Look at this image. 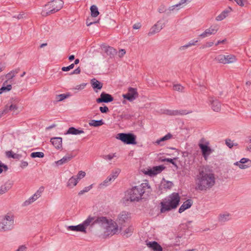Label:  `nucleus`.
<instances>
[{
  "label": "nucleus",
  "mask_w": 251,
  "mask_h": 251,
  "mask_svg": "<svg viewBox=\"0 0 251 251\" xmlns=\"http://www.w3.org/2000/svg\"><path fill=\"white\" fill-rule=\"evenodd\" d=\"M5 108L7 110V113L10 111H13L14 113L18 109V106L16 104H11L10 105L7 104Z\"/></svg>",
  "instance_id": "nucleus-41"
},
{
  "label": "nucleus",
  "mask_w": 251,
  "mask_h": 251,
  "mask_svg": "<svg viewBox=\"0 0 251 251\" xmlns=\"http://www.w3.org/2000/svg\"><path fill=\"white\" fill-rule=\"evenodd\" d=\"M172 137V135L171 134V133H168L167 134H166L165 136H164V137L160 138L159 139H158L157 140H156V141L155 142V143L157 144V145H161V143L162 142H163V141H166V140H169Z\"/></svg>",
  "instance_id": "nucleus-37"
},
{
  "label": "nucleus",
  "mask_w": 251,
  "mask_h": 251,
  "mask_svg": "<svg viewBox=\"0 0 251 251\" xmlns=\"http://www.w3.org/2000/svg\"><path fill=\"white\" fill-rule=\"evenodd\" d=\"M94 221H95V216H94V217H92L91 216H88V217L85 221H84L82 223V225L85 227V230H86V227H87L89 226L95 225L94 224Z\"/></svg>",
  "instance_id": "nucleus-31"
},
{
  "label": "nucleus",
  "mask_w": 251,
  "mask_h": 251,
  "mask_svg": "<svg viewBox=\"0 0 251 251\" xmlns=\"http://www.w3.org/2000/svg\"><path fill=\"white\" fill-rule=\"evenodd\" d=\"M64 2L62 0H53L46 4L43 9L41 14L47 16L59 11L63 6Z\"/></svg>",
  "instance_id": "nucleus-4"
},
{
  "label": "nucleus",
  "mask_w": 251,
  "mask_h": 251,
  "mask_svg": "<svg viewBox=\"0 0 251 251\" xmlns=\"http://www.w3.org/2000/svg\"><path fill=\"white\" fill-rule=\"evenodd\" d=\"M130 215V213L126 211H122L118 215L117 218V222L118 223L119 225L123 226L125 223L129 220L131 218Z\"/></svg>",
  "instance_id": "nucleus-11"
},
{
  "label": "nucleus",
  "mask_w": 251,
  "mask_h": 251,
  "mask_svg": "<svg viewBox=\"0 0 251 251\" xmlns=\"http://www.w3.org/2000/svg\"><path fill=\"white\" fill-rule=\"evenodd\" d=\"M230 219V215L227 212L220 214L218 216V221L221 223H225Z\"/></svg>",
  "instance_id": "nucleus-32"
},
{
  "label": "nucleus",
  "mask_w": 251,
  "mask_h": 251,
  "mask_svg": "<svg viewBox=\"0 0 251 251\" xmlns=\"http://www.w3.org/2000/svg\"><path fill=\"white\" fill-rule=\"evenodd\" d=\"M215 60L219 63L226 64L235 62L236 61V58L235 56L233 54L226 55L220 54L215 58Z\"/></svg>",
  "instance_id": "nucleus-7"
},
{
  "label": "nucleus",
  "mask_w": 251,
  "mask_h": 251,
  "mask_svg": "<svg viewBox=\"0 0 251 251\" xmlns=\"http://www.w3.org/2000/svg\"><path fill=\"white\" fill-rule=\"evenodd\" d=\"M165 25V22H164V20L163 19H160L151 27L148 33V35L151 36L158 33Z\"/></svg>",
  "instance_id": "nucleus-8"
},
{
  "label": "nucleus",
  "mask_w": 251,
  "mask_h": 251,
  "mask_svg": "<svg viewBox=\"0 0 251 251\" xmlns=\"http://www.w3.org/2000/svg\"><path fill=\"white\" fill-rule=\"evenodd\" d=\"M196 189L207 191L211 189L216 183V177L213 171L206 167L200 169L195 179Z\"/></svg>",
  "instance_id": "nucleus-1"
},
{
  "label": "nucleus",
  "mask_w": 251,
  "mask_h": 251,
  "mask_svg": "<svg viewBox=\"0 0 251 251\" xmlns=\"http://www.w3.org/2000/svg\"><path fill=\"white\" fill-rule=\"evenodd\" d=\"M180 200V197L178 193H173L161 202L160 212L163 213L176 209L178 206Z\"/></svg>",
  "instance_id": "nucleus-2"
},
{
  "label": "nucleus",
  "mask_w": 251,
  "mask_h": 251,
  "mask_svg": "<svg viewBox=\"0 0 251 251\" xmlns=\"http://www.w3.org/2000/svg\"><path fill=\"white\" fill-rule=\"evenodd\" d=\"M237 4L239 6H243L244 5V0H234Z\"/></svg>",
  "instance_id": "nucleus-62"
},
{
  "label": "nucleus",
  "mask_w": 251,
  "mask_h": 251,
  "mask_svg": "<svg viewBox=\"0 0 251 251\" xmlns=\"http://www.w3.org/2000/svg\"><path fill=\"white\" fill-rule=\"evenodd\" d=\"M14 226V216L11 213L0 217V231L5 232L12 230Z\"/></svg>",
  "instance_id": "nucleus-5"
},
{
  "label": "nucleus",
  "mask_w": 251,
  "mask_h": 251,
  "mask_svg": "<svg viewBox=\"0 0 251 251\" xmlns=\"http://www.w3.org/2000/svg\"><path fill=\"white\" fill-rule=\"evenodd\" d=\"M192 201L190 199H188L185 201L181 205L178 209V212L181 213L187 209L189 208L192 205Z\"/></svg>",
  "instance_id": "nucleus-25"
},
{
  "label": "nucleus",
  "mask_w": 251,
  "mask_h": 251,
  "mask_svg": "<svg viewBox=\"0 0 251 251\" xmlns=\"http://www.w3.org/2000/svg\"><path fill=\"white\" fill-rule=\"evenodd\" d=\"M28 166V163L26 161H22L21 164V167L22 168H25Z\"/></svg>",
  "instance_id": "nucleus-63"
},
{
  "label": "nucleus",
  "mask_w": 251,
  "mask_h": 251,
  "mask_svg": "<svg viewBox=\"0 0 251 251\" xmlns=\"http://www.w3.org/2000/svg\"><path fill=\"white\" fill-rule=\"evenodd\" d=\"M218 29L219 27L218 25H212L209 28L206 29L199 36L201 38H204L211 35H214L217 32Z\"/></svg>",
  "instance_id": "nucleus-15"
},
{
  "label": "nucleus",
  "mask_w": 251,
  "mask_h": 251,
  "mask_svg": "<svg viewBox=\"0 0 251 251\" xmlns=\"http://www.w3.org/2000/svg\"><path fill=\"white\" fill-rule=\"evenodd\" d=\"M120 172V170L117 169L115 171H112L109 176H111L113 180H115L118 177Z\"/></svg>",
  "instance_id": "nucleus-45"
},
{
  "label": "nucleus",
  "mask_w": 251,
  "mask_h": 251,
  "mask_svg": "<svg viewBox=\"0 0 251 251\" xmlns=\"http://www.w3.org/2000/svg\"><path fill=\"white\" fill-rule=\"evenodd\" d=\"M12 89V85L10 84L7 85L6 86H2L0 88V93L1 94L3 93V92H6L10 91Z\"/></svg>",
  "instance_id": "nucleus-43"
},
{
  "label": "nucleus",
  "mask_w": 251,
  "mask_h": 251,
  "mask_svg": "<svg viewBox=\"0 0 251 251\" xmlns=\"http://www.w3.org/2000/svg\"><path fill=\"white\" fill-rule=\"evenodd\" d=\"M90 10H91V16L93 17H96L97 16H98L99 15V12L98 11L97 7L96 5H92L90 7Z\"/></svg>",
  "instance_id": "nucleus-38"
},
{
  "label": "nucleus",
  "mask_w": 251,
  "mask_h": 251,
  "mask_svg": "<svg viewBox=\"0 0 251 251\" xmlns=\"http://www.w3.org/2000/svg\"><path fill=\"white\" fill-rule=\"evenodd\" d=\"M100 110L102 113H106L108 112L109 109L107 106L100 107Z\"/></svg>",
  "instance_id": "nucleus-55"
},
{
  "label": "nucleus",
  "mask_w": 251,
  "mask_h": 251,
  "mask_svg": "<svg viewBox=\"0 0 251 251\" xmlns=\"http://www.w3.org/2000/svg\"><path fill=\"white\" fill-rule=\"evenodd\" d=\"M6 113H7V110L5 107L3 110L0 111V118H1L4 114Z\"/></svg>",
  "instance_id": "nucleus-64"
},
{
  "label": "nucleus",
  "mask_w": 251,
  "mask_h": 251,
  "mask_svg": "<svg viewBox=\"0 0 251 251\" xmlns=\"http://www.w3.org/2000/svg\"><path fill=\"white\" fill-rule=\"evenodd\" d=\"M6 155L9 158L11 157V158H14V159L18 158V156H19L18 154H17L16 153H14L11 151H6Z\"/></svg>",
  "instance_id": "nucleus-46"
},
{
  "label": "nucleus",
  "mask_w": 251,
  "mask_h": 251,
  "mask_svg": "<svg viewBox=\"0 0 251 251\" xmlns=\"http://www.w3.org/2000/svg\"><path fill=\"white\" fill-rule=\"evenodd\" d=\"M232 8L230 7H228L216 17V20L217 21H221L224 20L228 16V14L232 11Z\"/></svg>",
  "instance_id": "nucleus-21"
},
{
  "label": "nucleus",
  "mask_w": 251,
  "mask_h": 251,
  "mask_svg": "<svg viewBox=\"0 0 251 251\" xmlns=\"http://www.w3.org/2000/svg\"><path fill=\"white\" fill-rule=\"evenodd\" d=\"M116 157V153H111L107 155H102V157L103 159L105 160H112L114 157Z\"/></svg>",
  "instance_id": "nucleus-47"
},
{
  "label": "nucleus",
  "mask_w": 251,
  "mask_h": 251,
  "mask_svg": "<svg viewBox=\"0 0 251 251\" xmlns=\"http://www.w3.org/2000/svg\"><path fill=\"white\" fill-rule=\"evenodd\" d=\"M208 101L213 111L219 112L221 110V104L217 99L212 97H209Z\"/></svg>",
  "instance_id": "nucleus-16"
},
{
  "label": "nucleus",
  "mask_w": 251,
  "mask_h": 251,
  "mask_svg": "<svg viewBox=\"0 0 251 251\" xmlns=\"http://www.w3.org/2000/svg\"><path fill=\"white\" fill-rule=\"evenodd\" d=\"M148 247L153 250L154 251H162V248L156 242H149L147 243Z\"/></svg>",
  "instance_id": "nucleus-29"
},
{
  "label": "nucleus",
  "mask_w": 251,
  "mask_h": 251,
  "mask_svg": "<svg viewBox=\"0 0 251 251\" xmlns=\"http://www.w3.org/2000/svg\"><path fill=\"white\" fill-rule=\"evenodd\" d=\"M114 180L111 178L109 176L105 179L102 183H101V185L103 186H107L111 181H113Z\"/></svg>",
  "instance_id": "nucleus-51"
},
{
  "label": "nucleus",
  "mask_w": 251,
  "mask_h": 251,
  "mask_svg": "<svg viewBox=\"0 0 251 251\" xmlns=\"http://www.w3.org/2000/svg\"><path fill=\"white\" fill-rule=\"evenodd\" d=\"M226 144L230 148H231L233 146V144L230 139L226 140Z\"/></svg>",
  "instance_id": "nucleus-58"
},
{
  "label": "nucleus",
  "mask_w": 251,
  "mask_h": 251,
  "mask_svg": "<svg viewBox=\"0 0 251 251\" xmlns=\"http://www.w3.org/2000/svg\"><path fill=\"white\" fill-rule=\"evenodd\" d=\"M133 230L134 228L133 226H130L122 231V234L126 237H128L132 235Z\"/></svg>",
  "instance_id": "nucleus-34"
},
{
  "label": "nucleus",
  "mask_w": 251,
  "mask_h": 251,
  "mask_svg": "<svg viewBox=\"0 0 251 251\" xmlns=\"http://www.w3.org/2000/svg\"><path fill=\"white\" fill-rule=\"evenodd\" d=\"M85 175H86V173L84 172H83L82 171H80L78 173L77 176H75L77 178V179L78 180V181L79 180H80L81 179L84 177Z\"/></svg>",
  "instance_id": "nucleus-50"
},
{
  "label": "nucleus",
  "mask_w": 251,
  "mask_h": 251,
  "mask_svg": "<svg viewBox=\"0 0 251 251\" xmlns=\"http://www.w3.org/2000/svg\"><path fill=\"white\" fill-rule=\"evenodd\" d=\"M114 99L111 95L102 92L100 97L96 100V101L97 103H108L112 101Z\"/></svg>",
  "instance_id": "nucleus-17"
},
{
  "label": "nucleus",
  "mask_w": 251,
  "mask_h": 251,
  "mask_svg": "<svg viewBox=\"0 0 251 251\" xmlns=\"http://www.w3.org/2000/svg\"><path fill=\"white\" fill-rule=\"evenodd\" d=\"M105 228L108 234L114 235L118 231L117 224L112 220L108 221V224L106 225Z\"/></svg>",
  "instance_id": "nucleus-10"
},
{
  "label": "nucleus",
  "mask_w": 251,
  "mask_h": 251,
  "mask_svg": "<svg viewBox=\"0 0 251 251\" xmlns=\"http://www.w3.org/2000/svg\"><path fill=\"white\" fill-rule=\"evenodd\" d=\"M147 189H150V186L147 181L133 187L127 191V194L129 195L127 200H129L130 201H138L141 199L143 194Z\"/></svg>",
  "instance_id": "nucleus-3"
},
{
  "label": "nucleus",
  "mask_w": 251,
  "mask_h": 251,
  "mask_svg": "<svg viewBox=\"0 0 251 251\" xmlns=\"http://www.w3.org/2000/svg\"><path fill=\"white\" fill-rule=\"evenodd\" d=\"M192 112L191 111H187V110H166L165 113L171 116L184 115Z\"/></svg>",
  "instance_id": "nucleus-18"
},
{
  "label": "nucleus",
  "mask_w": 251,
  "mask_h": 251,
  "mask_svg": "<svg viewBox=\"0 0 251 251\" xmlns=\"http://www.w3.org/2000/svg\"><path fill=\"white\" fill-rule=\"evenodd\" d=\"M198 42V40H192L190 42H189L187 44L180 47L179 50H182L192 46H195Z\"/></svg>",
  "instance_id": "nucleus-39"
},
{
  "label": "nucleus",
  "mask_w": 251,
  "mask_h": 251,
  "mask_svg": "<svg viewBox=\"0 0 251 251\" xmlns=\"http://www.w3.org/2000/svg\"><path fill=\"white\" fill-rule=\"evenodd\" d=\"M173 89L175 91L182 92L184 90V87L180 84H174L173 85Z\"/></svg>",
  "instance_id": "nucleus-49"
},
{
  "label": "nucleus",
  "mask_w": 251,
  "mask_h": 251,
  "mask_svg": "<svg viewBox=\"0 0 251 251\" xmlns=\"http://www.w3.org/2000/svg\"><path fill=\"white\" fill-rule=\"evenodd\" d=\"M123 97L129 101H133L138 97L137 89L132 87L128 88L127 93L124 94Z\"/></svg>",
  "instance_id": "nucleus-9"
},
{
  "label": "nucleus",
  "mask_w": 251,
  "mask_h": 251,
  "mask_svg": "<svg viewBox=\"0 0 251 251\" xmlns=\"http://www.w3.org/2000/svg\"><path fill=\"white\" fill-rule=\"evenodd\" d=\"M126 50L124 49H121L119 50V56L120 57H123L126 54Z\"/></svg>",
  "instance_id": "nucleus-60"
},
{
  "label": "nucleus",
  "mask_w": 251,
  "mask_h": 251,
  "mask_svg": "<svg viewBox=\"0 0 251 251\" xmlns=\"http://www.w3.org/2000/svg\"><path fill=\"white\" fill-rule=\"evenodd\" d=\"M81 72V70L79 67H78L76 69H75L73 72L71 73V75L73 74H79Z\"/></svg>",
  "instance_id": "nucleus-61"
},
{
  "label": "nucleus",
  "mask_w": 251,
  "mask_h": 251,
  "mask_svg": "<svg viewBox=\"0 0 251 251\" xmlns=\"http://www.w3.org/2000/svg\"><path fill=\"white\" fill-rule=\"evenodd\" d=\"M173 186V183L172 181L163 180L162 181L160 187L161 190L171 189Z\"/></svg>",
  "instance_id": "nucleus-30"
},
{
  "label": "nucleus",
  "mask_w": 251,
  "mask_h": 251,
  "mask_svg": "<svg viewBox=\"0 0 251 251\" xmlns=\"http://www.w3.org/2000/svg\"><path fill=\"white\" fill-rule=\"evenodd\" d=\"M213 44H214V43L213 42H207L204 45H203L202 46H201V48L204 49V48H206L207 47H211L213 45Z\"/></svg>",
  "instance_id": "nucleus-56"
},
{
  "label": "nucleus",
  "mask_w": 251,
  "mask_h": 251,
  "mask_svg": "<svg viewBox=\"0 0 251 251\" xmlns=\"http://www.w3.org/2000/svg\"><path fill=\"white\" fill-rule=\"evenodd\" d=\"M104 52L107 55L109 56L110 58H113L117 53V51L113 48L109 46H104L103 48Z\"/></svg>",
  "instance_id": "nucleus-27"
},
{
  "label": "nucleus",
  "mask_w": 251,
  "mask_h": 251,
  "mask_svg": "<svg viewBox=\"0 0 251 251\" xmlns=\"http://www.w3.org/2000/svg\"><path fill=\"white\" fill-rule=\"evenodd\" d=\"M67 229L68 230H72V231H75L79 232H82L85 233H86V230H85V227L82 225V224H79L77 226H67Z\"/></svg>",
  "instance_id": "nucleus-23"
},
{
  "label": "nucleus",
  "mask_w": 251,
  "mask_h": 251,
  "mask_svg": "<svg viewBox=\"0 0 251 251\" xmlns=\"http://www.w3.org/2000/svg\"><path fill=\"white\" fill-rule=\"evenodd\" d=\"M26 248H27L25 245H21L19 246L16 251H25Z\"/></svg>",
  "instance_id": "nucleus-59"
},
{
  "label": "nucleus",
  "mask_w": 251,
  "mask_h": 251,
  "mask_svg": "<svg viewBox=\"0 0 251 251\" xmlns=\"http://www.w3.org/2000/svg\"><path fill=\"white\" fill-rule=\"evenodd\" d=\"M43 190L44 188L43 187L40 188L32 196L30 197L28 200H26L23 203V206H27L37 200L39 198L41 197V193L43 191Z\"/></svg>",
  "instance_id": "nucleus-12"
},
{
  "label": "nucleus",
  "mask_w": 251,
  "mask_h": 251,
  "mask_svg": "<svg viewBox=\"0 0 251 251\" xmlns=\"http://www.w3.org/2000/svg\"><path fill=\"white\" fill-rule=\"evenodd\" d=\"M84 131L83 130H79L78 129H76L74 127H70L67 131L66 134H73V135H78L81 133H83Z\"/></svg>",
  "instance_id": "nucleus-35"
},
{
  "label": "nucleus",
  "mask_w": 251,
  "mask_h": 251,
  "mask_svg": "<svg viewBox=\"0 0 251 251\" xmlns=\"http://www.w3.org/2000/svg\"><path fill=\"white\" fill-rule=\"evenodd\" d=\"M93 184L90 185L89 186L85 187L84 188V189L82 190H81L78 193V195H83L84 193L88 192L89 191H90L92 188Z\"/></svg>",
  "instance_id": "nucleus-48"
},
{
  "label": "nucleus",
  "mask_w": 251,
  "mask_h": 251,
  "mask_svg": "<svg viewBox=\"0 0 251 251\" xmlns=\"http://www.w3.org/2000/svg\"><path fill=\"white\" fill-rule=\"evenodd\" d=\"M90 126H93L94 127H97L100 126H102L104 124V122L102 120H91L89 123Z\"/></svg>",
  "instance_id": "nucleus-36"
},
{
  "label": "nucleus",
  "mask_w": 251,
  "mask_h": 251,
  "mask_svg": "<svg viewBox=\"0 0 251 251\" xmlns=\"http://www.w3.org/2000/svg\"><path fill=\"white\" fill-rule=\"evenodd\" d=\"M12 186V183L6 182L0 187V196L6 193Z\"/></svg>",
  "instance_id": "nucleus-28"
},
{
  "label": "nucleus",
  "mask_w": 251,
  "mask_h": 251,
  "mask_svg": "<svg viewBox=\"0 0 251 251\" xmlns=\"http://www.w3.org/2000/svg\"><path fill=\"white\" fill-rule=\"evenodd\" d=\"M32 158H43L44 156V153L42 152H33L30 154Z\"/></svg>",
  "instance_id": "nucleus-42"
},
{
  "label": "nucleus",
  "mask_w": 251,
  "mask_h": 251,
  "mask_svg": "<svg viewBox=\"0 0 251 251\" xmlns=\"http://www.w3.org/2000/svg\"><path fill=\"white\" fill-rule=\"evenodd\" d=\"M85 86H86L85 83H82L80 85H78L76 86L75 89V90H82L84 88Z\"/></svg>",
  "instance_id": "nucleus-57"
},
{
  "label": "nucleus",
  "mask_w": 251,
  "mask_h": 251,
  "mask_svg": "<svg viewBox=\"0 0 251 251\" xmlns=\"http://www.w3.org/2000/svg\"><path fill=\"white\" fill-rule=\"evenodd\" d=\"M164 168L162 166H155L152 169H149L146 172V174L151 176H153L161 173L163 170Z\"/></svg>",
  "instance_id": "nucleus-19"
},
{
  "label": "nucleus",
  "mask_w": 251,
  "mask_h": 251,
  "mask_svg": "<svg viewBox=\"0 0 251 251\" xmlns=\"http://www.w3.org/2000/svg\"><path fill=\"white\" fill-rule=\"evenodd\" d=\"M234 165L238 166L241 169H246L251 166V160L247 158H242L240 161L235 162Z\"/></svg>",
  "instance_id": "nucleus-14"
},
{
  "label": "nucleus",
  "mask_w": 251,
  "mask_h": 251,
  "mask_svg": "<svg viewBox=\"0 0 251 251\" xmlns=\"http://www.w3.org/2000/svg\"><path fill=\"white\" fill-rule=\"evenodd\" d=\"M176 158H174L173 159L172 158H165L163 160V161H167L168 162L171 163L176 168H177V166L176 164V163L174 161L175 160H176Z\"/></svg>",
  "instance_id": "nucleus-53"
},
{
  "label": "nucleus",
  "mask_w": 251,
  "mask_h": 251,
  "mask_svg": "<svg viewBox=\"0 0 251 251\" xmlns=\"http://www.w3.org/2000/svg\"><path fill=\"white\" fill-rule=\"evenodd\" d=\"M108 221L106 217L101 216V217H95V221L94 224L95 225H99L100 226H105L106 225L108 224Z\"/></svg>",
  "instance_id": "nucleus-20"
},
{
  "label": "nucleus",
  "mask_w": 251,
  "mask_h": 251,
  "mask_svg": "<svg viewBox=\"0 0 251 251\" xmlns=\"http://www.w3.org/2000/svg\"><path fill=\"white\" fill-rule=\"evenodd\" d=\"M50 142L57 149H59L62 146V138L61 137H53L50 139Z\"/></svg>",
  "instance_id": "nucleus-22"
},
{
  "label": "nucleus",
  "mask_w": 251,
  "mask_h": 251,
  "mask_svg": "<svg viewBox=\"0 0 251 251\" xmlns=\"http://www.w3.org/2000/svg\"><path fill=\"white\" fill-rule=\"evenodd\" d=\"M78 180L75 176L71 177L68 181L67 183V186L69 188H73L78 183Z\"/></svg>",
  "instance_id": "nucleus-33"
},
{
  "label": "nucleus",
  "mask_w": 251,
  "mask_h": 251,
  "mask_svg": "<svg viewBox=\"0 0 251 251\" xmlns=\"http://www.w3.org/2000/svg\"><path fill=\"white\" fill-rule=\"evenodd\" d=\"M181 8V5H180V3H177V4H176L175 5H174L173 6H171L170 7H169L168 10L170 11H174V10H175L176 9L178 10H179V9H180Z\"/></svg>",
  "instance_id": "nucleus-52"
},
{
  "label": "nucleus",
  "mask_w": 251,
  "mask_h": 251,
  "mask_svg": "<svg viewBox=\"0 0 251 251\" xmlns=\"http://www.w3.org/2000/svg\"><path fill=\"white\" fill-rule=\"evenodd\" d=\"M117 138L126 144L134 145L136 144V137L135 135L132 133H119L117 135Z\"/></svg>",
  "instance_id": "nucleus-6"
},
{
  "label": "nucleus",
  "mask_w": 251,
  "mask_h": 251,
  "mask_svg": "<svg viewBox=\"0 0 251 251\" xmlns=\"http://www.w3.org/2000/svg\"><path fill=\"white\" fill-rule=\"evenodd\" d=\"M74 157V156L70 154H68L65 156H64L62 159L55 161V163L57 166H60L63 164H66L69 161H70Z\"/></svg>",
  "instance_id": "nucleus-26"
},
{
  "label": "nucleus",
  "mask_w": 251,
  "mask_h": 251,
  "mask_svg": "<svg viewBox=\"0 0 251 251\" xmlns=\"http://www.w3.org/2000/svg\"><path fill=\"white\" fill-rule=\"evenodd\" d=\"M19 70H12L8 73L6 75V77L8 79H12L13 77L15 76V74L18 73Z\"/></svg>",
  "instance_id": "nucleus-44"
},
{
  "label": "nucleus",
  "mask_w": 251,
  "mask_h": 251,
  "mask_svg": "<svg viewBox=\"0 0 251 251\" xmlns=\"http://www.w3.org/2000/svg\"><path fill=\"white\" fill-rule=\"evenodd\" d=\"M90 83L92 88L96 92H97V90H100L103 86L102 83L100 82L96 78L92 79L91 80Z\"/></svg>",
  "instance_id": "nucleus-24"
},
{
  "label": "nucleus",
  "mask_w": 251,
  "mask_h": 251,
  "mask_svg": "<svg viewBox=\"0 0 251 251\" xmlns=\"http://www.w3.org/2000/svg\"><path fill=\"white\" fill-rule=\"evenodd\" d=\"M209 143L207 142L206 144H203L202 143H200L199 144V146L201 149L202 155L205 160H207L208 156L212 152V150L208 147Z\"/></svg>",
  "instance_id": "nucleus-13"
},
{
  "label": "nucleus",
  "mask_w": 251,
  "mask_h": 251,
  "mask_svg": "<svg viewBox=\"0 0 251 251\" xmlns=\"http://www.w3.org/2000/svg\"><path fill=\"white\" fill-rule=\"evenodd\" d=\"M70 96L69 94H62L56 96L55 99L57 101H61L68 98Z\"/></svg>",
  "instance_id": "nucleus-40"
},
{
  "label": "nucleus",
  "mask_w": 251,
  "mask_h": 251,
  "mask_svg": "<svg viewBox=\"0 0 251 251\" xmlns=\"http://www.w3.org/2000/svg\"><path fill=\"white\" fill-rule=\"evenodd\" d=\"M166 11L167 9L164 5H161L158 9V11L160 13L166 12Z\"/></svg>",
  "instance_id": "nucleus-54"
}]
</instances>
